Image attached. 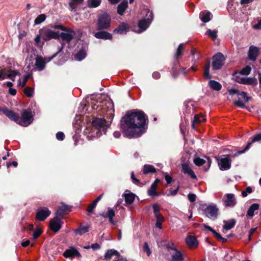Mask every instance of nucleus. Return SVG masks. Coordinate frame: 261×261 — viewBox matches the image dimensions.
<instances>
[{
	"label": "nucleus",
	"instance_id": "obj_7",
	"mask_svg": "<svg viewBox=\"0 0 261 261\" xmlns=\"http://www.w3.org/2000/svg\"><path fill=\"white\" fill-rule=\"evenodd\" d=\"M204 212L208 218L215 220L218 217L219 208L215 204H211L205 208Z\"/></svg>",
	"mask_w": 261,
	"mask_h": 261
},
{
	"label": "nucleus",
	"instance_id": "obj_3",
	"mask_svg": "<svg viewBox=\"0 0 261 261\" xmlns=\"http://www.w3.org/2000/svg\"><path fill=\"white\" fill-rule=\"evenodd\" d=\"M92 123L96 132L89 133V135L91 137L96 138L100 137L102 133H106L107 128L111 124V121H106L105 119L102 118H95L93 120Z\"/></svg>",
	"mask_w": 261,
	"mask_h": 261
},
{
	"label": "nucleus",
	"instance_id": "obj_16",
	"mask_svg": "<svg viewBox=\"0 0 261 261\" xmlns=\"http://www.w3.org/2000/svg\"><path fill=\"white\" fill-rule=\"evenodd\" d=\"M235 80L237 82L243 84L254 85L257 84L256 80L251 77H240L239 76H236L235 77Z\"/></svg>",
	"mask_w": 261,
	"mask_h": 261
},
{
	"label": "nucleus",
	"instance_id": "obj_27",
	"mask_svg": "<svg viewBox=\"0 0 261 261\" xmlns=\"http://www.w3.org/2000/svg\"><path fill=\"white\" fill-rule=\"evenodd\" d=\"M128 30V26L127 24L124 23H122L117 29L114 30V32L118 34H122L126 33Z\"/></svg>",
	"mask_w": 261,
	"mask_h": 261
},
{
	"label": "nucleus",
	"instance_id": "obj_58",
	"mask_svg": "<svg viewBox=\"0 0 261 261\" xmlns=\"http://www.w3.org/2000/svg\"><path fill=\"white\" fill-rule=\"evenodd\" d=\"M96 204L95 202H93V203L88 206L87 208V211L89 213H91L93 209L96 207Z\"/></svg>",
	"mask_w": 261,
	"mask_h": 261
},
{
	"label": "nucleus",
	"instance_id": "obj_38",
	"mask_svg": "<svg viewBox=\"0 0 261 261\" xmlns=\"http://www.w3.org/2000/svg\"><path fill=\"white\" fill-rule=\"evenodd\" d=\"M84 0H70L69 2V6L71 10H74L77 5L81 4Z\"/></svg>",
	"mask_w": 261,
	"mask_h": 261
},
{
	"label": "nucleus",
	"instance_id": "obj_56",
	"mask_svg": "<svg viewBox=\"0 0 261 261\" xmlns=\"http://www.w3.org/2000/svg\"><path fill=\"white\" fill-rule=\"evenodd\" d=\"M188 199L190 201L193 202L196 200V196L194 194H188Z\"/></svg>",
	"mask_w": 261,
	"mask_h": 261
},
{
	"label": "nucleus",
	"instance_id": "obj_13",
	"mask_svg": "<svg viewBox=\"0 0 261 261\" xmlns=\"http://www.w3.org/2000/svg\"><path fill=\"white\" fill-rule=\"evenodd\" d=\"M226 198L223 199L225 205L226 207H234L237 204V200L233 194L229 193L225 195Z\"/></svg>",
	"mask_w": 261,
	"mask_h": 261
},
{
	"label": "nucleus",
	"instance_id": "obj_21",
	"mask_svg": "<svg viewBox=\"0 0 261 261\" xmlns=\"http://www.w3.org/2000/svg\"><path fill=\"white\" fill-rule=\"evenodd\" d=\"M182 170L184 173L188 174L191 178L195 179L196 176L191 168L186 164H182Z\"/></svg>",
	"mask_w": 261,
	"mask_h": 261
},
{
	"label": "nucleus",
	"instance_id": "obj_1",
	"mask_svg": "<svg viewBox=\"0 0 261 261\" xmlns=\"http://www.w3.org/2000/svg\"><path fill=\"white\" fill-rule=\"evenodd\" d=\"M122 129L129 138L140 137L145 132L146 118L141 111H134L126 114L122 119Z\"/></svg>",
	"mask_w": 261,
	"mask_h": 261
},
{
	"label": "nucleus",
	"instance_id": "obj_28",
	"mask_svg": "<svg viewBox=\"0 0 261 261\" xmlns=\"http://www.w3.org/2000/svg\"><path fill=\"white\" fill-rule=\"evenodd\" d=\"M208 85L211 89L215 91H219L222 88V85L220 83L214 80H210Z\"/></svg>",
	"mask_w": 261,
	"mask_h": 261
},
{
	"label": "nucleus",
	"instance_id": "obj_44",
	"mask_svg": "<svg viewBox=\"0 0 261 261\" xmlns=\"http://www.w3.org/2000/svg\"><path fill=\"white\" fill-rule=\"evenodd\" d=\"M24 93L28 97H31L34 95V90L31 87H27L24 89Z\"/></svg>",
	"mask_w": 261,
	"mask_h": 261
},
{
	"label": "nucleus",
	"instance_id": "obj_50",
	"mask_svg": "<svg viewBox=\"0 0 261 261\" xmlns=\"http://www.w3.org/2000/svg\"><path fill=\"white\" fill-rule=\"evenodd\" d=\"M251 70V69L249 66H246L241 70L240 73L242 75H247L250 73Z\"/></svg>",
	"mask_w": 261,
	"mask_h": 261
},
{
	"label": "nucleus",
	"instance_id": "obj_41",
	"mask_svg": "<svg viewBox=\"0 0 261 261\" xmlns=\"http://www.w3.org/2000/svg\"><path fill=\"white\" fill-rule=\"evenodd\" d=\"M86 54L85 51L82 50L79 51L75 56V59L77 61H81L85 58Z\"/></svg>",
	"mask_w": 261,
	"mask_h": 261
},
{
	"label": "nucleus",
	"instance_id": "obj_34",
	"mask_svg": "<svg viewBox=\"0 0 261 261\" xmlns=\"http://www.w3.org/2000/svg\"><path fill=\"white\" fill-rule=\"evenodd\" d=\"M258 208L259 205L258 204L254 203L252 204L248 210L247 215L250 217L253 216L254 211L257 210Z\"/></svg>",
	"mask_w": 261,
	"mask_h": 261
},
{
	"label": "nucleus",
	"instance_id": "obj_35",
	"mask_svg": "<svg viewBox=\"0 0 261 261\" xmlns=\"http://www.w3.org/2000/svg\"><path fill=\"white\" fill-rule=\"evenodd\" d=\"M101 0H88V6L90 8H96L101 4Z\"/></svg>",
	"mask_w": 261,
	"mask_h": 261
},
{
	"label": "nucleus",
	"instance_id": "obj_59",
	"mask_svg": "<svg viewBox=\"0 0 261 261\" xmlns=\"http://www.w3.org/2000/svg\"><path fill=\"white\" fill-rule=\"evenodd\" d=\"M178 190V187L173 191H170L167 194V196H175Z\"/></svg>",
	"mask_w": 261,
	"mask_h": 261
},
{
	"label": "nucleus",
	"instance_id": "obj_37",
	"mask_svg": "<svg viewBox=\"0 0 261 261\" xmlns=\"http://www.w3.org/2000/svg\"><path fill=\"white\" fill-rule=\"evenodd\" d=\"M89 230V227L87 226H82L79 228L75 230V232L76 234L82 235Z\"/></svg>",
	"mask_w": 261,
	"mask_h": 261
},
{
	"label": "nucleus",
	"instance_id": "obj_64",
	"mask_svg": "<svg viewBox=\"0 0 261 261\" xmlns=\"http://www.w3.org/2000/svg\"><path fill=\"white\" fill-rule=\"evenodd\" d=\"M152 76L153 78H154L155 79H158L160 78V74L158 72H154L152 74Z\"/></svg>",
	"mask_w": 261,
	"mask_h": 261
},
{
	"label": "nucleus",
	"instance_id": "obj_54",
	"mask_svg": "<svg viewBox=\"0 0 261 261\" xmlns=\"http://www.w3.org/2000/svg\"><path fill=\"white\" fill-rule=\"evenodd\" d=\"M252 192V189L251 187H248L246 188L245 191H242V195L245 197H246L248 194H250Z\"/></svg>",
	"mask_w": 261,
	"mask_h": 261
},
{
	"label": "nucleus",
	"instance_id": "obj_45",
	"mask_svg": "<svg viewBox=\"0 0 261 261\" xmlns=\"http://www.w3.org/2000/svg\"><path fill=\"white\" fill-rule=\"evenodd\" d=\"M210 68V62L207 63L205 67L204 72V76L205 78L209 79L211 77L210 73L209 70Z\"/></svg>",
	"mask_w": 261,
	"mask_h": 261
},
{
	"label": "nucleus",
	"instance_id": "obj_40",
	"mask_svg": "<svg viewBox=\"0 0 261 261\" xmlns=\"http://www.w3.org/2000/svg\"><path fill=\"white\" fill-rule=\"evenodd\" d=\"M157 186L155 184H152L150 190L148 191V194L149 196H158L159 194L156 192V188Z\"/></svg>",
	"mask_w": 261,
	"mask_h": 261
},
{
	"label": "nucleus",
	"instance_id": "obj_22",
	"mask_svg": "<svg viewBox=\"0 0 261 261\" xmlns=\"http://www.w3.org/2000/svg\"><path fill=\"white\" fill-rule=\"evenodd\" d=\"M66 257H72L75 256H80V253L74 248H71L65 251L63 254Z\"/></svg>",
	"mask_w": 261,
	"mask_h": 261
},
{
	"label": "nucleus",
	"instance_id": "obj_6",
	"mask_svg": "<svg viewBox=\"0 0 261 261\" xmlns=\"http://www.w3.org/2000/svg\"><path fill=\"white\" fill-rule=\"evenodd\" d=\"M153 19V14L152 12L149 10H146V18L144 19L140 20L139 22V31L137 33H140L146 30L150 25Z\"/></svg>",
	"mask_w": 261,
	"mask_h": 261
},
{
	"label": "nucleus",
	"instance_id": "obj_20",
	"mask_svg": "<svg viewBox=\"0 0 261 261\" xmlns=\"http://www.w3.org/2000/svg\"><path fill=\"white\" fill-rule=\"evenodd\" d=\"M186 242L190 247H195L198 245V241L196 238L192 236H188L186 239Z\"/></svg>",
	"mask_w": 261,
	"mask_h": 261
},
{
	"label": "nucleus",
	"instance_id": "obj_33",
	"mask_svg": "<svg viewBox=\"0 0 261 261\" xmlns=\"http://www.w3.org/2000/svg\"><path fill=\"white\" fill-rule=\"evenodd\" d=\"M127 8V2H122L118 6L117 11L120 15H123L125 10Z\"/></svg>",
	"mask_w": 261,
	"mask_h": 261
},
{
	"label": "nucleus",
	"instance_id": "obj_25",
	"mask_svg": "<svg viewBox=\"0 0 261 261\" xmlns=\"http://www.w3.org/2000/svg\"><path fill=\"white\" fill-rule=\"evenodd\" d=\"M205 120V118L203 115H196L194 116V119L193 120L192 123V127L193 128H195V126L197 124H199L202 121H204Z\"/></svg>",
	"mask_w": 261,
	"mask_h": 261
},
{
	"label": "nucleus",
	"instance_id": "obj_57",
	"mask_svg": "<svg viewBox=\"0 0 261 261\" xmlns=\"http://www.w3.org/2000/svg\"><path fill=\"white\" fill-rule=\"evenodd\" d=\"M56 138L59 140H63L64 138V135L62 132H58L56 134Z\"/></svg>",
	"mask_w": 261,
	"mask_h": 261
},
{
	"label": "nucleus",
	"instance_id": "obj_31",
	"mask_svg": "<svg viewBox=\"0 0 261 261\" xmlns=\"http://www.w3.org/2000/svg\"><path fill=\"white\" fill-rule=\"evenodd\" d=\"M143 172L145 174L152 173L156 172V169L151 165H145L143 167Z\"/></svg>",
	"mask_w": 261,
	"mask_h": 261
},
{
	"label": "nucleus",
	"instance_id": "obj_24",
	"mask_svg": "<svg viewBox=\"0 0 261 261\" xmlns=\"http://www.w3.org/2000/svg\"><path fill=\"white\" fill-rule=\"evenodd\" d=\"M115 214L114 210L110 207H109L108 208V211L107 212L103 213L102 214V216L105 218H109L110 222L112 224L114 223L113 217L115 216Z\"/></svg>",
	"mask_w": 261,
	"mask_h": 261
},
{
	"label": "nucleus",
	"instance_id": "obj_39",
	"mask_svg": "<svg viewBox=\"0 0 261 261\" xmlns=\"http://www.w3.org/2000/svg\"><path fill=\"white\" fill-rule=\"evenodd\" d=\"M19 74V72L16 70H9L8 71V73L6 74L5 73V76L6 79L9 78L10 79H11L13 81H14V77Z\"/></svg>",
	"mask_w": 261,
	"mask_h": 261
},
{
	"label": "nucleus",
	"instance_id": "obj_32",
	"mask_svg": "<svg viewBox=\"0 0 261 261\" xmlns=\"http://www.w3.org/2000/svg\"><path fill=\"white\" fill-rule=\"evenodd\" d=\"M261 141V133H259V134H256V135H255L254 136V137L253 138L252 141L250 142H249L248 143L245 150L241 151L240 153H243L245 150L248 149L250 147V146L252 144V143H253V142H255L256 141Z\"/></svg>",
	"mask_w": 261,
	"mask_h": 261
},
{
	"label": "nucleus",
	"instance_id": "obj_4",
	"mask_svg": "<svg viewBox=\"0 0 261 261\" xmlns=\"http://www.w3.org/2000/svg\"><path fill=\"white\" fill-rule=\"evenodd\" d=\"M60 36L58 31L47 28H44L39 30V34L35 38V42L38 45L40 44L41 39L43 41H47L52 39H58Z\"/></svg>",
	"mask_w": 261,
	"mask_h": 261
},
{
	"label": "nucleus",
	"instance_id": "obj_63",
	"mask_svg": "<svg viewBox=\"0 0 261 261\" xmlns=\"http://www.w3.org/2000/svg\"><path fill=\"white\" fill-rule=\"evenodd\" d=\"M9 93L12 95H15L16 94V90L15 89L10 88L9 90Z\"/></svg>",
	"mask_w": 261,
	"mask_h": 261
},
{
	"label": "nucleus",
	"instance_id": "obj_9",
	"mask_svg": "<svg viewBox=\"0 0 261 261\" xmlns=\"http://www.w3.org/2000/svg\"><path fill=\"white\" fill-rule=\"evenodd\" d=\"M225 58L223 55L219 53L213 58L212 66L214 70L219 69L224 64Z\"/></svg>",
	"mask_w": 261,
	"mask_h": 261
},
{
	"label": "nucleus",
	"instance_id": "obj_62",
	"mask_svg": "<svg viewBox=\"0 0 261 261\" xmlns=\"http://www.w3.org/2000/svg\"><path fill=\"white\" fill-rule=\"evenodd\" d=\"M256 229V228H253L250 230L249 232V236H248L249 240H250L252 234L254 233V232H255Z\"/></svg>",
	"mask_w": 261,
	"mask_h": 261
},
{
	"label": "nucleus",
	"instance_id": "obj_30",
	"mask_svg": "<svg viewBox=\"0 0 261 261\" xmlns=\"http://www.w3.org/2000/svg\"><path fill=\"white\" fill-rule=\"evenodd\" d=\"M116 255L117 258L118 257H120L119 253L114 249H110L107 251L105 254V258L107 259H109L111 258L113 256Z\"/></svg>",
	"mask_w": 261,
	"mask_h": 261
},
{
	"label": "nucleus",
	"instance_id": "obj_2",
	"mask_svg": "<svg viewBox=\"0 0 261 261\" xmlns=\"http://www.w3.org/2000/svg\"><path fill=\"white\" fill-rule=\"evenodd\" d=\"M3 112L9 119L14 121L18 124L23 126H27L29 125L33 120L32 113L27 110L22 111L21 118H20L14 112L8 109H4L3 110Z\"/></svg>",
	"mask_w": 261,
	"mask_h": 261
},
{
	"label": "nucleus",
	"instance_id": "obj_49",
	"mask_svg": "<svg viewBox=\"0 0 261 261\" xmlns=\"http://www.w3.org/2000/svg\"><path fill=\"white\" fill-rule=\"evenodd\" d=\"M194 162L197 166H201L204 164L206 162V161L203 159L198 157L194 159Z\"/></svg>",
	"mask_w": 261,
	"mask_h": 261
},
{
	"label": "nucleus",
	"instance_id": "obj_12",
	"mask_svg": "<svg viewBox=\"0 0 261 261\" xmlns=\"http://www.w3.org/2000/svg\"><path fill=\"white\" fill-rule=\"evenodd\" d=\"M219 167L221 170H226L231 167V161L229 157L224 156L218 159Z\"/></svg>",
	"mask_w": 261,
	"mask_h": 261
},
{
	"label": "nucleus",
	"instance_id": "obj_53",
	"mask_svg": "<svg viewBox=\"0 0 261 261\" xmlns=\"http://www.w3.org/2000/svg\"><path fill=\"white\" fill-rule=\"evenodd\" d=\"M143 250L145 252H146L148 256H149L151 253V251L150 250L149 246L147 243H145L143 246Z\"/></svg>",
	"mask_w": 261,
	"mask_h": 261
},
{
	"label": "nucleus",
	"instance_id": "obj_23",
	"mask_svg": "<svg viewBox=\"0 0 261 261\" xmlns=\"http://www.w3.org/2000/svg\"><path fill=\"white\" fill-rule=\"evenodd\" d=\"M224 225L223 226V228L226 231H228L233 228L236 223V221L234 219H232L229 220H224L223 221Z\"/></svg>",
	"mask_w": 261,
	"mask_h": 261
},
{
	"label": "nucleus",
	"instance_id": "obj_17",
	"mask_svg": "<svg viewBox=\"0 0 261 261\" xmlns=\"http://www.w3.org/2000/svg\"><path fill=\"white\" fill-rule=\"evenodd\" d=\"M172 252H170L171 255V261H182L183 256L179 251L177 250L174 247L171 248Z\"/></svg>",
	"mask_w": 261,
	"mask_h": 261
},
{
	"label": "nucleus",
	"instance_id": "obj_18",
	"mask_svg": "<svg viewBox=\"0 0 261 261\" xmlns=\"http://www.w3.org/2000/svg\"><path fill=\"white\" fill-rule=\"evenodd\" d=\"M258 48L253 45L251 46L248 51L249 58L251 60H255L258 56Z\"/></svg>",
	"mask_w": 261,
	"mask_h": 261
},
{
	"label": "nucleus",
	"instance_id": "obj_55",
	"mask_svg": "<svg viewBox=\"0 0 261 261\" xmlns=\"http://www.w3.org/2000/svg\"><path fill=\"white\" fill-rule=\"evenodd\" d=\"M41 233V230L39 228H37L35 231L33 233V237L34 239L37 238Z\"/></svg>",
	"mask_w": 261,
	"mask_h": 261
},
{
	"label": "nucleus",
	"instance_id": "obj_15",
	"mask_svg": "<svg viewBox=\"0 0 261 261\" xmlns=\"http://www.w3.org/2000/svg\"><path fill=\"white\" fill-rule=\"evenodd\" d=\"M50 211L47 208L39 209L36 214V218L39 221H43L50 215Z\"/></svg>",
	"mask_w": 261,
	"mask_h": 261
},
{
	"label": "nucleus",
	"instance_id": "obj_26",
	"mask_svg": "<svg viewBox=\"0 0 261 261\" xmlns=\"http://www.w3.org/2000/svg\"><path fill=\"white\" fill-rule=\"evenodd\" d=\"M94 36L97 38L103 39H111L112 38V35L106 32H98L95 33Z\"/></svg>",
	"mask_w": 261,
	"mask_h": 261
},
{
	"label": "nucleus",
	"instance_id": "obj_52",
	"mask_svg": "<svg viewBox=\"0 0 261 261\" xmlns=\"http://www.w3.org/2000/svg\"><path fill=\"white\" fill-rule=\"evenodd\" d=\"M184 50V47L182 44H180L178 46L175 56L176 57H178V56H180L182 53V51Z\"/></svg>",
	"mask_w": 261,
	"mask_h": 261
},
{
	"label": "nucleus",
	"instance_id": "obj_42",
	"mask_svg": "<svg viewBox=\"0 0 261 261\" xmlns=\"http://www.w3.org/2000/svg\"><path fill=\"white\" fill-rule=\"evenodd\" d=\"M46 17V15L44 14L39 15L35 20V24H39L43 21H44Z\"/></svg>",
	"mask_w": 261,
	"mask_h": 261
},
{
	"label": "nucleus",
	"instance_id": "obj_60",
	"mask_svg": "<svg viewBox=\"0 0 261 261\" xmlns=\"http://www.w3.org/2000/svg\"><path fill=\"white\" fill-rule=\"evenodd\" d=\"M253 28L255 30L261 29V18L258 20L256 24L253 25Z\"/></svg>",
	"mask_w": 261,
	"mask_h": 261
},
{
	"label": "nucleus",
	"instance_id": "obj_14",
	"mask_svg": "<svg viewBox=\"0 0 261 261\" xmlns=\"http://www.w3.org/2000/svg\"><path fill=\"white\" fill-rule=\"evenodd\" d=\"M55 54L52 58L48 59L47 60L46 58L43 59L41 57H37L36 58V62H35V66L36 68L39 70L41 71L44 69L45 67V65L47 62L50 61L55 56Z\"/></svg>",
	"mask_w": 261,
	"mask_h": 261
},
{
	"label": "nucleus",
	"instance_id": "obj_36",
	"mask_svg": "<svg viewBox=\"0 0 261 261\" xmlns=\"http://www.w3.org/2000/svg\"><path fill=\"white\" fill-rule=\"evenodd\" d=\"M152 208L153 213L154 214V216L155 218H158L160 217H163L160 213V207L157 203H154L152 205Z\"/></svg>",
	"mask_w": 261,
	"mask_h": 261
},
{
	"label": "nucleus",
	"instance_id": "obj_29",
	"mask_svg": "<svg viewBox=\"0 0 261 261\" xmlns=\"http://www.w3.org/2000/svg\"><path fill=\"white\" fill-rule=\"evenodd\" d=\"M68 209L69 206L67 205H66L63 203H61V205L58 208L56 212V215L60 217L65 213H66L68 210Z\"/></svg>",
	"mask_w": 261,
	"mask_h": 261
},
{
	"label": "nucleus",
	"instance_id": "obj_8",
	"mask_svg": "<svg viewBox=\"0 0 261 261\" xmlns=\"http://www.w3.org/2000/svg\"><path fill=\"white\" fill-rule=\"evenodd\" d=\"M55 28L66 31L65 33H61L60 36L62 37L63 40L67 42H70L75 35V33L73 31L67 29L61 25H55Z\"/></svg>",
	"mask_w": 261,
	"mask_h": 261
},
{
	"label": "nucleus",
	"instance_id": "obj_19",
	"mask_svg": "<svg viewBox=\"0 0 261 261\" xmlns=\"http://www.w3.org/2000/svg\"><path fill=\"white\" fill-rule=\"evenodd\" d=\"M126 203L130 204L133 203L135 199V195L129 191H125L123 194Z\"/></svg>",
	"mask_w": 261,
	"mask_h": 261
},
{
	"label": "nucleus",
	"instance_id": "obj_51",
	"mask_svg": "<svg viewBox=\"0 0 261 261\" xmlns=\"http://www.w3.org/2000/svg\"><path fill=\"white\" fill-rule=\"evenodd\" d=\"M213 233L218 240L221 241L222 243H224L227 241L226 239L222 237L221 235L217 233L215 230L213 232Z\"/></svg>",
	"mask_w": 261,
	"mask_h": 261
},
{
	"label": "nucleus",
	"instance_id": "obj_48",
	"mask_svg": "<svg viewBox=\"0 0 261 261\" xmlns=\"http://www.w3.org/2000/svg\"><path fill=\"white\" fill-rule=\"evenodd\" d=\"M30 76V74H27V75H25V76L24 77L23 80L22 82L20 81V80H19L18 86H21L22 87H24L25 85Z\"/></svg>",
	"mask_w": 261,
	"mask_h": 261
},
{
	"label": "nucleus",
	"instance_id": "obj_46",
	"mask_svg": "<svg viewBox=\"0 0 261 261\" xmlns=\"http://www.w3.org/2000/svg\"><path fill=\"white\" fill-rule=\"evenodd\" d=\"M156 219V222L155 223V226L159 229H161L162 228V223L164 221L165 219L163 217H160L158 218H155Z\"/></svg>",
	"mask_w": 261,
	"mask_h": 261
},
{
	"label": "nucleus",
	"instance_id": "obj_11",
	"mask_svg": "<svg viewBox=\"0 0 261 261\" xmlns=\"http://www.w3.org/2000/svg\"><path fill=\"white\" fill-rule=\"evenodd\" d=\"M63 224V222L61 217L56 215V216L50 221L49 227L51 230L57 232L60 229Z\"/></svg>",
	"mask_w": 261,
	"mask_h": 261
},
{
	"label": "nucleus",
	"instance_id": "obj_61",
	"mask_svg": "<svg viewBox=\"0 0 261 261\" xmlns=\"http://www.w3.org/2000/svg\"><path fill=\"white\" fill-rule=\"evenodd\" d=\"M165 178L168 184H170L172 181V177L167 173L165 175Z\"/></svg>",
	"mask_w": 261,
	"mask_h": 261
},
{
	"label": "nucleus",
	"instance_id": "obj_10",
	"mask_svg": "<svg viewBox=\"0 0 261 261\" xmlns=\"http://www.w3.org/2000/svg\"><path fill=\"white\" fill-rule=\"evenodd\" d=\"M111 17L106 14L99 16L97 26L99 29H107L110 26Z\"/></svg>",
	"mask_w": 261,
	"mask_h": 261
},
{
	"label": "nucleus",
	"instance_id": "obj_5",
	"mask_svg": "<svg viewBox=\"0 0 261 261\" xmlns=\"http://www.w3.org/2000/svg\"><path fill=\"white\" fill-rule=\"evenodd\" d=\"M229 94L233 95L236 94L238 97V100L234 101V104L241 108H244L245 103L249 101V97L247 95V93L245 92H240L238 89L233 88L228 90Z\"/></svg>",
	"mask_w": 261,
	"mask_h": 261
},
{
	"label": "nucleus",
	"instance_id": "obj_43",
	"mask_svg": "<svg viewBox=\"0 0 261 261\" xmlns=\"http://www.w3.org/2000/svg\"><path fill=\"white\" fill-rule=\"evenodd\" d=\"M211 13L209 12H206L203 14V16H201V19L204 22H208L211 19Z\"/></svg>",
	"mask_w": 261,
	"mask_h": 261
},
{
	"label": "nucleus",
	"instance_id": "obj_47",
	"mask_svg": "<svg viewBox=\"0 0 261 261\" xmlns=\"http://www.w3.org/2000/svg\"><path fill=\"white\" fill-rule=\"evenodd\" d=\"M206 34L213 40L217 37V31H216L209 29L206 31Z\"/></svg>",
	"mask_w": 261,
	"mask_h": 261
}]
</instances>
